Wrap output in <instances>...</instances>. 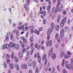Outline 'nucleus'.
Listing matches in <instances>:
<instances>
[{"instance_id":"1","label":"nucleus","mask_w":73,"mask_h":73,"mask_svg":"<svg viewBox=\"0 0 73 73\" xmlns=\"http://www.w3.org/2000/svg\"><path fill=\"white\" fill-rule=\"evenodd\" d=\"M60 1L61 0H58V1L57 5L56 6V9L55 7H54L52 10V12H55V13H56V12H57L58 8H59V6H60V4H61V2H60Z\"/></svg>"},{"instance_id":"2","label":"nucleus","mask_w":73,"mask_h":73,"mask_svg":"<svg viewBox=\"0 0 73 73\" xmlns=\"http://www.w3.org/2000/svg\"><path fill=\"white\" fill-rule=\"evenodd\" d=\"M64 32H65L64 29H62L60 30V37L61 38H62L64 37Z\"/></svg>"},{"instance_id":"3","label":"nucleus","mask_w":73,"mask_h":73,"mask_svg":"<svg viewBox=\"0 0 73 73\" xmlns=\"http://www.w3.org/2000/svg\"><path fill=\"white\" fill-rule=\"evenodd\" d=\"M46 44L47 46H51L52 44V41L50 40L49 41L48 40H47L46 42Z\"/></svg>"},{"instance_id":"4","label":"nucleus","mask_w":73,"mask_h":73,"mask_svg":"<svg viewBox=\"0 0 73 73\" xmlns=\"http://www.w3.org/2000/svg\"><path fill=\"white\" fill-rule=\"evenodd\" d=\"M30 45L32 48L31 50V55H32V54H33V52L34 50V48L33 46V43H31L30 44Z\"/></svg>"},{"instance_id":"5","label":"nucleus","mask_w":73,"mask_h":73,"mask_svg":"<svg viewBox=\"0 0 73 73\" xmlns=\"http://www.w3.org/2000/svg\"><path fill=\"white\" fill-rule=\"evenodd\" d=\"M24 27V25H22V26L19 27H18V29H22V31H26V29Z\"/></svg>"},{"instance_id":"6","label":"nucleus","mask_w":73,"mask_h":73,"mask_svg":"<svg viewBox=\"0 0 73 73\" xmlns=\"http://www.w3.org/2000/svg\"><path fill=\"white\" fill-rule=\"evenodd\" d=\"M13 49H16L17 50H18L19 49H20V47L19 46V45L18 44H15V45L14 47H13Z\"/></svg>"},{"instance_id":"7","label":"nucleus","mask_w":73,"mask_h":73,"mask_svg":"<svg viewBox=\"0 0 73 73\" xmlns=\"http://www.w3.org/2000/svg\"><path fill=\"white\" fill-rule=\"evenodd\" d=\"M16 34L17 35L16 38L17 40H19V38L18 36H20V32L19 31V30H17V32H16Z\"/></svg>"},{"instance_id":"8","label":"nucleus","mask_w":73,"mask_h":73,"mask_svg":"<svg viewBox=\"0 0 73 73\" xmlns=\"http://www.w3.org/2000/svg\"><path fill=\"white\" fill-rule=\"evenodd\" d=\"M50 27L51 31H53L54 28V25L53 23H51Z\"/></svg>"},{"instance_id":"9","label":"nucleus","mask_w":73,"mask_h":73,"mask_svg":"<svg viewBox=\"0 0 73 73\" xmlns=\"http://www.w3.org/2000/svg\"><path fill=\"white\" fill-rule=\"evenodd\" d=\"M9 45L10 48H13V47H14V46L15 45V44L14 43L13 44L12 42H11L10 43Z\"/></svg>"},{"instance_id":"10","label":"nucleus","mask_w":73,"mask_h":73,"mask_svg":"<svg viewBox=\"0 0 73 73\" xmlns=\"http://www.w3.org/2000/svg\"><path fill=\"white\" fill-rule=\"evenodd\" d=\"M53 48H51V49L49 50L48 52V55L49 56H51V54L53 53Z\"/></svg>"},{"instance_id":"11","label":"nucleus","mask_w":73,"mask_h":73,"mask_svg":"<svg viewBox=\"0 0 73 73\" xmlns=\"http://www.w3.org/2000/svg\"><path fill=\"white\" fill-rule=\"evenodd\" d=\"M27 68V64H23L22 65V69H26Z\"/></svg>"},{"instance_id":"12","label":"nucleus","mask_w":73,"mask_h":73,"mask_svg":"<svg viewBox=\"0 0 73 73\" xmlns=\"http://www.w3.org/2000/svg\"><path fill=\"white\" fill-rule=\"evenodd\" d=\"M15 68L17 70H20L19 66H18L17 64H15Z\"/></svg>"},{"instance_id":"13","label":"nucleus","mask_w":73,"mask_h":73,"mask_svg":"<svg viewBox=\"0 0 73 73\" xmlns=\"http://www.w3.org/2000/svg\"><path fill=\"white\" fill-rule=\"evenodd\" d=\"M18 56L20 57H22L23 56V52L22 51L19 52V53Z\"/></svg>"},{"instance_id":"14","label":"nucleus","mask_w":73,"mask_h":73,"mask_svg":"<svg viewBox=\"0 0 73 73\" xmlns=\"http://www.w3.org/2000/svg\"><path fill=\"white\" fill-rule=\"evenodd\" d=\"M66 17H65L64 19H62L61 23L64 24V23H65L66 22Z\"/></svg>"},{"instance_id":"15","label":"nucleus","mask_w":73,"mask_h":73,"mask_svg":"<svg viewBox=\"0 0 73 73\" xmlns=\"http://www.w3.org/2000/svg\"><path fill=\"white\" fill-rule=\"evenodd\" d=\"M65 54V52H62L60 55V58H62V57H63V56Z\"/></svg>"},{"instance_id":"16","label":"nucleus","mask_w":73,"mask_h":73,"mask_svg":"<svg viewBox=\"0 0 73 73\" xmlns=\"http://www.w3.org/2000/svg\"><path fill=\"white\" fill-rule=\"evenodd\" d=\"M22 42V41H21V40H20L19 42V43H21V45L23 48H24L25 47V45H24V42Z\"/></svg>"},{"instance_id":"17","label":"nucleus","mask_w":73,"mask_h":73,"mask_svg":"<svg viewBox=\"0 0 73 73\" xmlns=\"http://www.w3.org/2000/svg\"><path fill=\"white\" fill-rule=\"evenodd\" d=\"M69 27H65V32H69Z\"/></svg>"},{"instance_id":"18","label":"nucleus","mask_w":73,"mask_h":73,"mask_svg":"<svg viewBox=\"0 0 73 73\" xmlns=\"http://www.w3.org/2000/svg\"><path fill=\"white\" fill-rule=\"evenodd\" d=\"M32 64H33V62H32V60H30L29 62L28 65H29V66H32Z\"/></svg>"},{"instance_id":"19","label":"nucleus","mask_w":73,"mask_h":73,"mask_svg":"<svg viewBox=\"0 0 73 73\" xmlns=\"http://www.w3.org/2000/svg\"><path fill=\"white\" fill-rule=\"evenodd\" d=\"M66 67L68 69H71V68H72V66L69 64H68L66 66Z\"/></svg>"},{"instance_id":"20","label":"nucleus","mask_w":73,"mask_h":73,"mask_svg":"<svg viewBox=\"0 0 73 73\" xmlns=\"http://www.w3.org/2000/svg\"><path fill=\"white\" fill-rule=\"evenodd\" d=\"M35 48H37V49H39V48H40V45H38V44L37 43H36L35 44Z\"/></svg>"},{"instance_id":"21","label":"nucleus","mask_w":73,"mask_h":73,"mask_svg":"<svg viewBox=\"0 0 73 73\" xmlns=\"http://www.w3.org/2000/svg\"><path fill=\"white\" fill-rule=\"evenodd\" d=\"M60 18H61V15H59L58 17V19L57 20V22L58 23L60 22Z\"/></svg>"},{"instance_id":"22","label":"nucleus","mask_w":73,"mask_h":73,"mask_svg":"<svg viewBox=\"0 0 73 73\" xmlns=\"http://www.w3.org/2000/svg\"><path fill=\"white\" fill-rule=\"evenodd\" d=\"M56 54H52V59H55L56 58Z\"/></svg>"},{"instance_id":"23","label":"nucleus","mask_w":73,"mask_h":73,"mask_svg":"<svg viewBox=\"0 0 73 73\" xmlns=\"http://www.w3.org/2000/svg\"><path fill=\"white\" fill-rule=\"evenodd\" d=\"M46 54H44L42 57V59L43 60H46Z\"/></svg>"},{"instance_id":"24","label":"nucleus","mask_w":73,"mask_h":73,"mask_svg":"<svg viewBox=\"0 0 73 73\" xmlns=\"http://www.w3.org/2000/svg\"><path fill=\"white\" fill-rule=\"evenodd\" d=\"M37 57L38 58V61L39 63H40V62H41V56H40Z\"/></svg>"},{"instance_id":"25","label":"nucleus","mask_w":73,"mask_h":73,"mask_svg":"<svg viewBox=\"0 0 73 73\" xmlns=\"http://www.w3.org/2000/svg\"><path fill=\"white\" fill-rule=\"evenodd\" d=\"M27 2L25 4L26 5L28 6L29 5V3H30V0H26Z\"/></svg>"},{"instance_id":"26","label":"nucleus","mask_w":73,"mask_h":73,"mask_svg":"<svg viewBox=\"0 0 73 73\" xmlns=\"http://www.w3.org/2000/svg\"><path fill=\"white\" fill-rule=\"evenodd\" d=\"M26 4H24V7L25 8V11H27V10H28V9H29V8H28V7H26Z\"/></svg>"},{"instance_id":"27","label":"nucleus","mask_w":73,"mask_h":73,"mask_svg":"<svg viewBox=\"0 0 73 73\" xmlns=\"http://www.w3.org/2000/svg\"><path fill=\"white\" fill-rule=\"evenodd\" d=\"M50 32H51V30L50 29H49L47 33L48 36H50Z\"/></svg>"},{"instance_id":"28","label":"nucleus","mask_w":73,"mask_h":73,"mask_svg":"<svg viewBox=\"0 0 73 73\" xmlns=\"http://www.w3.org/2000/svg\"><path fill=\"white\" fill-rule=\"evenodd\" d=\"M23 41L26 44H28V41L27 40V39L25 38L23 40Z\"/></svg>"},{"instance_id":"29","label":"nucleus","mask_w":73,"mask_h":73,"mask_svg":"<svg viewBox=\"0 0 73 73\" xmlns=\"http://www.w3.org/2000/svg\"><path fill=\"white\" fill-rule=\"evenodd\" d=\"M34 32L35 33H36L37 35H39L40 34V32L39 31H37V30L36 29L35 30Z\"/></svg>"},{"instance_id":"30","label":"nucleus","mask_w":73,"mask_h":73,"mask_svg":"<svg viewBox=\"0 0 73 73\" xmlns=\"http://www.w3.org/2000/svg\"><path fill=\"white\" fill-rule=\"evenodd\" d=\"M5 38L7 41H9V36L8 35H6L5 36Z\"/></svg>"},{"instance_id":"31","label":"nucleus","mask_w":73,"mask_h":73,"mask_svg":"<svg viewBox=\"0 0 73 73\" xmlns=\"http://www.w3.org/2000/svg\"><path fill=\"white\" fill-rule=\"evenodd\" d=\"M63 8V5H62L59 9V12H61L62 10V9Z\"/></svg>"},{"instance_id":"32","label":"nucleus","mask_w":73,"mask_h":73,"mask_svg":"<svg viewBox=\"0 0 73 73\" xmlns=\"http://www.w3.org/2000/svg\"><path fill=\"white\" fill-rule=\"evenodd\" d=\"M71 57V55L68 56V55H65L64 57L65 58H70Z\"/></svg>"},{"instance_id":"33","label":"nucleus","mask_w":73,"mask_h":73,"mask_svg":"<svg viewBox=\"0 0 73 73\" xmlns=\"http://www.w3.org/2000/svg\"><path fill=\"white\" fill-rule=\"evenodd\" d=\"M6 57L7 59H9L10 58V55H9L8 54H7L6 55Z\"/></svg>"},{"instance_id":"34","label":"nucleus","mask_w":73,"mask_h":73,"mask_svg":"<svg viewBox=\"0 0 73 73\" xmlns=\"http://www.w3.org/2000/svg\"><path fill=\"white\" fill-rule=\"evenodd\" d=\"M36 63L35 61H34L33 62V68H35V67L36 66Z\"/></svg>"},{"instance_id":"35","label":"nucleus","mask_w":73,"mask_h":73,"mask_svg":"<svg viewBox=\"0 0 73 73\" xmlns=\"http://www.w3.org/2000/svg\"><path fill=\"white\" fill-rule=\"evenodd\" d=\"M64 26V24L61 23L60 24V28H62Z\"/></svg>"},{"instance_id":"36","label":"nucleus","mask_w":73,"mask_h":73,"mask_svg":"<svg viewBox=\"0 0 73 73\" xmlns=\"http://www.w3.org/2000/svg\"><path fill=\"white\" fill-rule=\"evenodd\" d=\"M64 64L66 66L68 65L69 64H68V61H66L64 63Z\"/></svg>"},{"instance_id":"37","label":"nucleus","mask_w":73,"mask_h":73,"mask_svg":"<svg viewBox=\"0 0 73 73\" xmlns=\"http://www.w3.org/2000/svg\"><path fill=\"white\" fill-rule=\"evenodd\" d=\"M14 59L16 62H19V59H18V58H17V57H15Z\"/></svg>"},{"instance_id":"38","label":"nucleus","mask_w":73,"mask_h":73,"mask_svg":"<svg viewBox=\"0 0 73 73\" xmlns=\"http://www.w3.org/2000/svg\"><path fill=\"white\" fill-rule=\"evenodd\" d=\"M52 70L51 71V72L52 73H54V71L55 70V68L54 67H52Z\"/></svg>"},{"instance_id":"39","label":"nucleus","mask_w":73,"mask_h":73,"mask_svg":"<svg viewBox=\"0 0 73 73\" xmlns=\"http://www.w3.org/2000/svg\"><path fill=\"white\" fill-rule=\"evenodd\" d=\"M6 48L7 49H9V44H6Z\"/></svg>"},{"instance_id":"40","label":"nucleus","mask_w":73,"mask_h":73,"mask_svg":"<svg viewBox=\"0 0 73 73\" xmlns=\"http://www.w3.org/2000/svg\"><path fill=\"white\" fill-rule=\"evenodd\" d=\"M6 48V47L5 45L4 44L2 45V49H5Z\"/></svg>"},{"instance_id":"41","label":"nucleus","mask_w":73,"mask_h":73,"mask_svg":"<svg viewBox=\"0 0 73 73\" xmlns=\"http://www.w3.org/2000/svg\"><path fill=\"white\" fill-rule=\"evenodd\" d=\"M58 36H59V35L58 34H56L55 36V39H57L58 38Z\"/></svg>"},{"instance_id":"42","label":"nucleus","mask_w":73,"mask_h":73,"mask_svg":"<svg viewBox=\"0 0 73 73\" xmlns=\"http://www.w3.org/2000/svg\"><path fill=\"white\" fill-rule=\"evenodd\" d=\"M10 68L11 69L13 68V64H10Z\"/></svg>"},{"instance_id":"43","label":"nucleus","mask_w":73,"mask_h":73,"mask_svg":"<svg viewBox=\"0 0 73 73\" xmlns=\"http://www.w3.org/2000/svg\"><path fill=\"white\" fill-rule=\"evenodd\" d=\"M11 57L12 58L14 57V52H12V53L11 55Z\"/></svg>"},{"instance_id":"44","label":"nucleus","mask_w":73,"mask_h":73,"mask_svg":"<svg viewBox=\"0 0 73 73\" xmlns=\"http://www.w3.org/2000/svg\"><path fill=\"white\" fill-rule=\"evenodd\" d=\"M46 1H48L49 4L50 5V4H51V3L52 2L50 1V0H46Z\"/></svg>"},{"instance_id":"45","label":"nucleus","mask_w":73,"mask_h":73,"mask_svg":"<svg viewBox=\"0 0 73 73\" xmlns=\"http://www.w3.org/2000/svg\"><path fill=\"white\" fill-rule=\"evenodd\" d=\"M4 66L5 68H7V63L5 62L4 63Z\"/></svg>"},{"instance_id":"46","label":"nucleus","mask_w":73,"mask_h":73,"mask_svg":"<svg viewBox=\"0 0 73 73\" xmlns=\"http://www.w3.org/2000/svg\"><path fill=\"white\" fill-rule=\"evenodd\" d=\"M50 5H49L47 7V9L48 10V11H49L50 10Z\"/></svg>"},{"instance_id":"47","label":"nucleus","mask_w":73,"mask_h":73,"mask_svg":"<svg viewBox=\"0 0 73 73\" xmlns=\"http://www.w3.org/2000/svg\"><path fill=\"white\" fill-rule=\"evenodd\" d=\"M63 72L64 73H67V71H66V70L65 68H64L63 70Z\"/></svg>"},{"instance_id":"48","label":"nucleus","mask_w":73,"mask_h":73,"mask_svg":"<svg viewBox=\"0 0 73 73\" xmlns=\"http://www.w3.org/2000/svg\"><path fill=\"white\" fill-rule=\"evenodd\" d=\"M43 24H46V20L45 19H44L43 20Z\"/></svg>"},{"instance_id":"49","label":"nucleus","mask_w":73,"mask_h":73,"mask_svg":"<svg viewBox=\"0 0 73 73\" xmlns=\"http://www.w3.org/2000/svg\"><path fill=\"white\" fill-rule=\"evenodd\" d=\"M59 29V26L57 25L56 27V31H58Z\"/></svg>"},{"instance_id":"50","label":"nucleus","mask_w":73,"mask_h":73,"mask_svg":"<svg viewBox=\"0 0 73 73\" xmlns=\"http://www.w3.org/2000/svg\"><path fill=\"white\" fill-rule=\"evenodd\" d=\"M29 28L30 30H32V29H34V27L31 26L29 27Z\"/></svg>"},{"instance_id":"51","label":"nucleus","mask_w":73,"mask_h":73,"mask_svg":"<svg viewBox=\"0 0 73 73\" xmlns=\"http://www.w3.org/2000/svg\"><path fill=\"white\" fill-rule=\"evenodd\" d=\"M30 39L31 42H32L33 41V37H31L30 38Z\"/></svg>"},{"instance_id":"52","label":"nucleus","mask_w":73,"mask_h":73,"mask_svg":"<svg viewBox=\"0 0 73 73\" xmlns=\"http://www.w3.org/2000/svg\"><path fill=\"white\" fill-rule=\"evenodd\" d=\"M62 13L63 14H64V15H65L66 14V11L64 10H63L62 12Z\"/></svg>"},{"instance_id":"53","label":"nucleus","mask_w":73,"mask_h":73,"mask_svg":"<svg viewBox=\"0 0 73 73\" xmlns=\"http://www.w3.org/2000/svg\"><path fill=\"white\" fill-rule=\"evenodd\" d=\"M7 63L8 64H10V60H9V59H7Z\"/></svg>"},{"instance_id":"54","label":"nucleus","mask_w":73,"mask_h":73,"mask_svg":"<svg viewBox=\"0 0 73 73\" xmlns=\"http://www.w3.org/2000/svg\"><path fill=\"white\" fill-rule=\"evenodd\" d=\"M64 62H65V59H63L62 61V66H64Z\"/></svg>"},{"instance_id":"55","label":"nucleus","mask_w":73,"mask_h":73,"mask_svg":"<svg viewBox=\"0 0 73 73\" xmlns=\"http://www.w3.org/2000/svg\"><path fill=\"white\" fill-rule=\"evenodd\" d=\"M11 40H13V34L11 35Z\"/></svg>"},{"instance_id":"56","label":"nucleus","mask_w":73,"mask_h":73,"mask_svg":"<svg viewBox=\"0 0 73 73\" xmlns=\"http://www.w3.org/2000/svg\"><path fill=\"white\" fill-rule=\"evenodd\" d=\"M38 71H39L38 69H36L35 70V72L36 73H38Z\"/></svg>"},{"instance_id":"57","label":"nucleus","mask_w":73,"mask_h":73,"mask_svg":"<svg viewBox=\"0 0 73 73\" xmlns=\"http://www.w3.org/2000/svg\"><path fill=\"white\" fill-rule=\"evenodd\" d=\"M22 51L23 52H25L27 51V49L25 48H23L22 49Z\"/></svg>"},{"instance_id":"58","label":"nucleus","mask_w":73,"mask_h":73,"mask_svg":"<svg viewBox=\"0 0 73 73\" xmlns=\"http://www.w3.org/2000/svg\"><path fill=\"white\" fill-rule=\"evenodd\" d=\"M57 68L58 71H60V68L59 66H57Z\"/></svg>"},{"instance_id":"59","label":"nucleus","mask_w":73,"mask_h":73,"mask_svg":"<svg viewBox=\"0 0 73 73\" xmlns=\"http://www.w3.org/2000/svg\"><path fill=\"white\" fill-rule=\"evenodd\" d=\"M47 62H48V60H45V61L44 62V65H46L47 64Z\"/></svg>"},{"instance_id":"60","label":"nucleus","mask_w":73,"mask_h":73,"mask_svg":"<svg viewBox=\"0 0 73 73\" xmlns=\"http://www.w3.org/2000/svg\"><path fill=\"white\" fill-rule=\"evenodd\" d=\"M68 54H69L68 55V56H71V54H72V53L70 51H68Z\"/></svg>"},{"instance_id":"61","label":"nucleus","mask_w":73,"mask_h":73,"mask_svg":"<svg viewBox=\"0 0 73 73\" xmlns=\"http://www.w3.org/2000/svg\"><path fill=\"white\" fill-rule=\"evenodd\" d=\"M43 15L44 16H46V12H45V11H44V12H43Z\"/></svg>"},{"instance_id":"62","label":"nucleus","mask_w":73,"mask_h":73,"mask_svg":"<svg viewBox=\"0 0 73 73\" xmlns=\"http://www.w3.org/2000/svg\"><path fill=\"white\" fill-rule=\"evenodd\" d=\"M48 68L47 67H45V71L46 72L47 71H48Z\"/></svg>"},{"instance_id":"63","label":"nucleus","mask_w":73,"mask_h":73,"mask_svg":"<svg viewBox=\"0 0 73 73\" xmlns=\"http://www.w3.org/2000/svg\"><path fill=\"white\" fill-rule=\"evenodd\" d=\"M9 21L10 23V24H12V20L11 19H9Z\"/></svg>"},{"instance_id":"64","label":"nucleus","mask_w":73,"mask_h":73,"mask_svg":"<svg viewBox=\"0 0 73 73\" xmlns=\"http://www.w3.org/2000/svg\"><path fill=\"white\" fill-rule=\"evenodd\" d=\"M29 73H32V71L31 70H30L29 71Z\"/></svg>"}]
</instances>
